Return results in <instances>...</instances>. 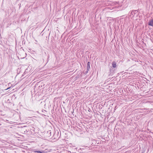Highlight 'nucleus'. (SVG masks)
Here are the masks:
<instances>
[{
  "label": "nucleus",
  "mask_w": 153,
  "mask_h": 153,
  "mask_svg": "<svg viewBox=\"0 0 153 153\" xmlns=\"http://www.w3.org/2000/svg\"><path fill=\"white\" fill-rule=\"evenodd\" d=\"M123 3V2H121L120 3L119 2H111V3H109L111 6V7H108V9L111 10L113 8H118L122 6Z\"/></svg>",
  "instance_id": "f257e3e1"
},
{
  "label": "nucleus",
  "mask_w": 153,
  "mask_h": 153,
  "mask_svg": "<svg viewBox=\"0 0 153 153\" xmlns=\"http://www.w3.org/2000/svg\"><path fill=\"white\" fill-rule=\"evenodd\" d=\"M138 15V11L137 10H133L131 12L130 14V16L131 19H134V16L137 17Z\"/></svg>",
  "instance_id": "f03ea898"
},
{
  "label": "nucleus",
  "mask_w": 153,
  "mask_h": 153,
  "mask_svg": "<svg viewBox=\"0 0 153 153\" xmlns=\"http://www.w3.org/2000/svg\"><path fill=\"white\" fill-rule=\"evenodd\" d=\"M60 136V134H59V131L57 130L52 136V138L53 139H58L59 138Z\"/></svg>",
  "instance_id": "7ed1b4c3"
},
{
  "label": "nucleus",
  "mask_w": 153,
  "mask_h": 153,
  "mask_svg": "<svg viewBox=\"0 0 153 153\" xmlns=\"http://www.w3.org/2000/svg\"><path fill=\"white\" fill-rule=\"evenodd\" d=\"M51 131H45V137L49 138H52V136L51 135Z\"/></svg>",
  "instance_id": "20e7f679"
},
{
  "label": "nucleus",
  "mask_w": 153,
  "mask_h": 153,
  "mask_svg": "<svg viewBox=\"0 0 153 153\" xmlns=\"http://www.w3.org/2000/svg\"><path fill=\"white\" fill-rule=\"evenodd\" d=\"M90 63L89 62H88L87 63V70L85 72L86 73H87L89 69H90Z\"/></svg>",
  "instance_id": "39448f33"
},
{
  "label": "nucleus",
  "mask_w": 153,
  "mask_h": 153,
  "mask_svg": "<svg viewBox=\"0 0 153 153\" xmlns=\"http://www.w3.org/2000/svg\"><path fill=\"white\" fill-rule=\"evenodd\" d=\"M148 25L149 26H152L153 27V19H151L148 22Z\"/></svg>",
  "instance_id": "423d86ee"
},
{
  "label": "nucleus",
  "mask_w": 153,
  "mask_h": 153,
  "mask_svg": "<svg viewBox=\"0 0 153 153\" xmlns=\"http://www.w3.org/2000/svg\"><path fill=\"white\" fill-rule=\"evenodd\" d=\"M112 67L114 68H115L117 67L116 63L115 62L113 61L112 63Z\"/></svg>",
  "instance_id": "0eeeda50"
},
{
  "label": "nucleus",
  "mask_w": 153,
  "mask_h": 153,
  "mask_svg": "<svg viewBox=\"0 0 153 153\" xmlns=\"http://www.w3.org/2000/svg\"><path fill=\"white\" fill-rule=\"evenodd\" d=\"M35 152L37 153H45L44 151H36Z\"/></svg>",
  "instance_id": "6e6552de"
},
{
  "label": "nucleus",
  "mask_w": 153,
  "mask_h": 153,
  "mask_svg": "<svg viewBox=\"0 0 153 153\" xmlns=\"http://www.w3.org/2000/svg\"><path fill=\"white\" fill-rule=\"evenodd\" d=\"M6 102L7 103L10 102V100L9 99H8L7 100Z\"/></svg>",
  "instance_id": "1a4fd4ad"
},
{
  "label": "nucleus",
  "mask_w": 153,
  "mask_h": 153,
  "mask_svg": "<svg viewBox=\"0 0 153 153\" xmlns=\"http://www.w3.org/2000/svg\"><path fill=\"white\" fill-rule=\"evenodd\" d=\"M147 113H146V114H149L150 113V112H152L151 111H147Z\"/></svg>",
  "instance_id": "9d476101"
},
{
  "label": "nucleus",
  "mask_w": 153,
  "mask_h": 153,
  "mask_svg": "<svg viewBox=\"0 0 153 153\" xmlns=\"http://www.w3.org/2000/svg\"><path fill=\"white\" fill-rule=\"evenodd\" d=\"M28 131V130H27V129H26V131H24L25 132H26L27 133Z\"/></svg>",
  "instance_id": "9b49d317"
},
{
  "label": "nucleus",
  "mask_w": 153,
  "mask_h": 153,
  "mask_svg": "<svg viewBox=\"0 0 153 153\" xmlns=\"http://www.w3.org/2000/svg\"><path fill=\"white\" fill-rule=\"evenodd\" d=\"M32 129H32L33 130V131H34V129H35V128H34V127H32Z\"/></svg>",
  "instance_id": "f8f14e48"
},
{
  "label": "nucleus",
  "mask_w": 153,
  "mask_h": 153,
  "mask_svg": "<svg viewBox=\"0 0 153 153\" xmlns=\"http://www.w3.org/2000/svg\"><path fill=\"white\" fill-rule=\"evenodd\" d=\"M90 111H91V110L90 108H89V109H88V111H89V112H90Z\"/></svg>",
  "instance_id": "ddd939ff"
},
{
  "label": "nucleus",
  "mask_w": 153,
  "mask_h": 153,
  "mask_svg": "<svg viewBox=\"0 0 153 153\" xmlns=\"http://www.w3.org/2000/svg\"><path fill=\"white\" fill-rule=\"evenodd\" d=\"M35 41H36V42H37V41L36 40H35Z\"/></svg>",
  "instance_id": "4468645a"
},
{
  "label": "nucleus",
  "mask_w": 153,
  "mask_h": 153,
  "mask_svg": "<svg viewBox=\"0 0 153 153\" xmlns=\"http://www.w3.org/2000/svg\"><path fill=\"white\" fill-rule=\"evenodd\" d=\"M35 41H36V42H37V41L36 40H35Z\"/></svg>",
  "instance_id": "2eb2a0df"
}]
</instances>
